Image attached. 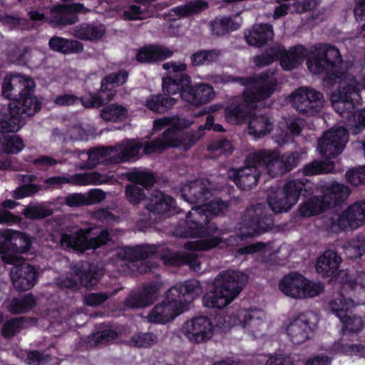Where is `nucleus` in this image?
<instances>
[{"instance_id":"a878e982","label":"nucleus","mask_w":365,"mask_h":365,"mask_svg":"<svg viewBox=\"0 0 365 365\" xmlns=\"http://www.w3.org/2000/svg\"><path fill=\"white\" fill-rule=\"evenodd\" d=\"M14 265L11 270V279L14 287L21 291L33 287L37 280L36 269L23 260Z\"/></svg>"},{"instance_id":"393cba45","label":"nucleus","mask_w":365,"mask_h":365,"mask_svg":"<svg viewBox=\"0 0 365 365\" xmlns=\"http://www.w3.org/2000/svg\"><path fill=\"white\" fill-rule=\"evenodd\" d=\"M259 176V168L255 160H250V155L246 160V165L240 170L231 169L228 177L242 190H249L256 185Z\"/></svg>"},{"instance_id":"1a4fd4ad","label":"nucleus","mask_w":365,"mask_h":365,"mask_svg":"<svg viewBox=\"0 0 365 365\" xmlns=\"http://www.w3.org/2000/svg\"><path fill=\"white\" fill-rule=\"evenodd\" d=\"M93 9L83 4H58L43 11H31L30 18L34 21H48L55 26L73 24L78 21L76 14H87Z\"/></svg>"},{"instance_id":"72a5a7b5","label":"nucleus","mask_w":365,"mask_h":365,"mask_svg":"<svg viewBox=\"0 0 365 365\" xmlns=\"http://www.w3.org/2000/svg\"><path fill=\"white\" fill-rule=\"evenodd\" d=\"M106 34L103 24L97 22L83 23L72 30L71 34L81 40L95 41L101 38Z\"/></svg>"},{"instance_id":"603ef678","label":"nucleus","mask_w":365,"mask_h":365,"mask_svg":"<svg viewBox=\"0 0 365 365\" xmlns=\"http://www.w3.org/2000/svg\"><path fill=\"white\" fill-rule=\"evenodd\" d=\"M207 7L206 1H187L185 4L173 9L178 16H186L197 14Z\"/></svg>"},{"instance_id":"6e6552de","label":"nucleus","mask_w":365,"mask_h":365,"mask_svg":"<svg viewBox=\"0 0 365 365\" xmlns=\"http://www.w3.org/2000/svg\"><path fill=\"white\" fill-rule=\"evenodd\" d=\"M31 245V238L24 232L9 229L0 230V254L6 264H15L22 261L19 255L28 252Z\"/></svg>"},{"instance_id":"58836bf2","label":"nucleus","mask_w":365,"mask_h":365,"mask_svg":"<svg viewBox=\"0 0 365 365\" xmlns=\"http://www.w3.org/2000/svg\"><path fill=\"white\" fill-rule=\"evenodd\" d=\"M304 122L299 118H289L286 120L285 123H282L277 130L275 135V141L279 144H283L287 142L291 136L299 134Z\"/></svg>"},{"instance_id":"4be33fe9","label":"nucleus","mask_w":365,"mask_h":365,"mask_svg":"<svg viewBox=\"0 0 365 365\" xmlns=\"http://www.w3.org/2000/svg\"><path fill=\"white\" fill-rule=\"evenodd\" d=\"M215 97L212 88L205 83L192 84L190 76L182 80L181 98L192 106H197L210 101Z\"/></svg>"},{"instance_id":"e2e57ef3","label":"nucleus","mask_w":365,"mask_h":365,"mask_svg":"<svg viewBox=\"0 0 365 365\" xmlns=\"http://www.w3.org/2000/svg\"><path fill=\"white\" fill-rule=\"evenodd\" d=\"M16 78L19 82L17 84L19 88V98L31 94V92L35 88L34 80L27 76L21 74H16Z\"/></svg>"},{"instance_id":"b1692460","label":"nucleus","mask_w":365,"mask_h":365,"mask_svg":"<svg viewBox=\"0 0 365 365\" xmlns=\"http://www.w3.org/2000/svg\"><path fill=\"white\" fill-rule=\"evenodd\" d=\"M318 321V316L314 312H307L299 315L287 327V332L293 343L299 344L309 337L312 327Z\"/></svg>"},{"instance_id":"13d9d810","label":"nucleus","mask_w":365,"mask_h":365,"mask_svg":"<svg viewBox=\"0 0 365 365\" xmlns=\"http://www.w3.org/2000/svg\"><path fill=\"white\" fill-rule=\"evenodd\" d=\"M187 75H181L178 79H173L170 76L163 78V90L165 95H175L180 91L182 93V80Z\"/></svg>"},{"instance_id":"052dcab7","label":"nucleus","mask_w":365,"mask_h":365,"mask_svg":"<svg viewBox=\"0 0 365 365\" xmlns=\"http://www.w3.org/2000/svg\"><path fill=\"white\" fill-rule=\"evenodd\" d=\"M157 342L158 338L156 336L150 333L136 334L130 339V344L138 347H149Z\"/></svg>"},{"instance_id":"dca6fc26","label":"nucleus","mask_w":365,"mask_h":365,"mask_svg":"<svg viewBox=\"0 0 365 365\" xmlns=\"http://www.w3.org/2000/svg\"><path fill=\"white\" fill-rule=\"evenodd\" d=\"M91 231V229H78L74 232L73 235L63 234L61 238V245L63 247L71 248L73 250L81 252L90 249H96L100 246L107 243L110 240V235L106 230L96 237L88 239L87 235Z\"/></svg>"},{"instance_id":"5fc2aeb1","label":"nucleus","mask_w":365,"mask_h":365,"mask_svg":"<svg viewBox=\"0 0 365 365\" xmlns=\"http://www.w3.org/2000/svg\"><path fill=\"white\" fill-rule=\"evenodd\" d=\"M333 169L334 165L331 161L315 160L304 167V173L306 175H319L331 172Z\"/></svg>"},{"instance_id":"a211bd4d","label":"nucleus","mask_w":365,"mask_h":365,"mask_svg":"<svg viewBox=\"0 0 365 365\" xmlns=\"http://www.w3.org/2000/svg\"><path fill=\"white\" fill-rule=\"evenodd\" d=\"M348 140L347 130L343 127L325 132L319 139L317 150L322 157L331 159L339 155Z\"/></svg>"},{"instance_id":"3c124183","label":"nucleus","mask_w":365,"mask_h":365,"mask_svg":"<svg viewBox=\"0 0 365 365\" xmlns=\"http://www.w3.org/2000/svg\"><path fill=\"white\" fill-rule=\"evenodd\" d=\"M19 83L16 74L6 75L2 84L3 95L9 99L17 101L19 99V88L17 85Z\"/></svg>"},{"instance_id":"aec40b11","label":"nucleus","mask_w":365,"mask_h":365,"mask_svg":"<svg viewBox=\"0 0 365 365\" xmlns=\"http://www.w3.org/2000/svg\"><path fill=\"white\" fill-rule=\"evenodd\" d=\"M245 1H227L226 7L235 16H219L210 23L212 34L215 36H223L240 29L242 19L238 16L245 9Z\"/></svg>"},{"instance_id":"473e14b6","label":"nucleus","mask_w":365,"mask_h":365,"mask_svg":"<svg viewBox=\"0 0 365 365\" xmlns=\"http://www.w3.org/2000/svg\"><path fill=\"white\" fill-rule=\"evenodd\" d=\"M322 195L327 207L344 201L350 194L348 187L336 182H327L322 185Z\"/></svg>"},{"instance_id":"37998d69","label":"nucleus","mask_w":365,"mask_h":365,"mask_svg":"<svg viewBox=\"0 0 365 365\" xmlns=\"http://www.w3.org/2000/svg\"><path fill=\"white\" fill-rule=\"evenodd\" d=\"M49 46L52 50L63 53H78L83 49V46L81 42L58 36L52 37L50 39Z\"/></svg>"},{"instance_id":"de8ad7c7","label":"nucleus","mask_w":365,"mask_h":365,"mask_svg":"<svg viewBox=\"0 0 365 365\" xmlns=\"http://www.w3.org/2000/svg\"><path fill=\"white\" fill-rule=\"evenodd\" d=\"M33 322V319H29L27 317H19L10 319L4 324L1 329V334L4 337H11L23 329L26 328L29 324Z\"/></svg>"},{"instance_id":"f704fd0d","label":"nucleus","mask_w":365,"mask_h":365,"mask_svg":"<svg viewBox=\"0 0 365 365\" xmlns=\"http://www.w3.org/2000/svg\"><path fill=\"white\" fill-rule=\"evenodd\" d=\"M146 209L150 215H164L175 210V201L170 196L155 191L146 204Z\"/></svg>"},{"instance_id":"39448f33","label":"nucleus","mask_w":365,"mask_h":365,"mask_svg":"<svg viewBox=\"0 0 365 365\" xmlns=\"http://www.w3.org/2000/svg\"><path fill=\"white\" fill-rule=\"evenodd\" d=\"M143 146L138 140H124L114 147H101L88 153L78 152L74 155L79 158L77 167L80 169L93 168L101 163H119L138 155Z\"/></svg>"},{"instance_id":"0e129e2a","label":"nucleus","mask_w":365,"mask_h":365,"mask_svg":"<svg viewBox=\"0 0 365 365\" xmlns=\"http://www.w3.org/2000/svg\"><path fill=\"white\" fill-rule=\"evenodd\" d=\"M346 180L354 186L365 183V166L350 170L346 173Z\"/></svg>"},{"instance_id":"c9c22d12","label":"nucleus","mask_w":365,"mask_h":365,"mask_svg":"<svg viewBox=\"0 0 365 365\" xmlns=\"http://www.w3.org/2000/svg\"><path fill=\"white\" fill-rule=\"evenodd\" d=\"M173 55V52L160 45H147L140 48L136 54V59L141 63L163 60Z\"/></svg>"},{"instance_id":"680f3d73","label":"nucleus","mask_w":365,"mask_h":365,"mask_svg":"<svg viewBox=\"0 0 365 365\" xmlns=\"http://www.w3.org/2000/svg\"><path fill=\"white\" fill-rule=\"evenodd\" d=\"M343 324V333L345 336L349 333H356L359 331L363 327V322L361 319L356 317H351L347 313L344 317Z\"/></svg>"},{"instance_id":"5701e85b","label":"nucleus","mask_w":365,"mask_h":365,"mask_svg":"<svg viewBox=\"0 0 365 365\" xmlns=\"http://www.w3.org/2000/svg\"><path fill=\"white\" fill-rule=\"evenodd\" d=\"M110 178L107 175H102L97 172L76 174L69 176H54L45 180L46 188L59 187L63 184L85 186L88 185H101L108 183Z\"/></svg>"},{"instance_id":"9b49d317","label":"nucleus","mask_w":365,"mask_h":365,"mask_svg":"<svg viewBox=\"0 0 365 365\" xmlns=\"http://www.w3.org/2000/svg\"><path fill=\"white\" fill-rule=\"evenodd\" d=\"M365 224V201L355 202L344 211L333 214L326 226L333 232L356 229Z\"/></svg>"},{"instance_id":"79ce46f5","label":"nucleus","mask_w":365,"mask_h":365,"mask_svg":"<svg viewBox=\"0 0 365 365\" xmlns=\"http://www.w3.org/2000/svg\"><path fill=\"white\" fill-rule=\"evenodd\" d=\"M80 101L85 107L100 106L103 103L102 98L94 94L90 95L88 99H80L72 94H63L57 96L54 100V103L58 106H70Z\"/></svg>"},{"instance_id":"864d4df0","label":"nucleus","mask_w":365,"mask_h":365,"mask_svg":"<svg viewBox=\"0 0 365 365\" xmlns=\"http://www.w3.org/2000/svg\"><path fill=\"white\" fill-rule=\"evenodd\" d=\"M148 1H136V4L131 5L125 8L123 11L125 19L137 20L143 19L147 16L146 3Z\"/></svg>"},{"instance_id":"c03bdc74","label":"nucleus","mask_w":365,"mask_h":365,"mask_svg":"<svg viewBox=\"0 0 365 365\" xmlns=\"http://www.w3.org/2000/svg\"><path fill=\"white\" fill-rule=\"evenodd\" d=\"M36 305V300L31 294L14 298L8 302L6 307L13 314L29 312Z\"/></svg>"},{"instance_id":"6e6d98bb","label":"nucleus","mask_w":365,"mask_h":365,"mask_svg":"<svg viewBox=\"0 0 365 365\" xmlns=\"http://www.w3.org/2000/svg\"><path fill=\"white\" fill-rule=\"evenodd\" d=\"M128 178L131 182H137L145 187L153 185L154 176L152 173L146 170H135L128 174Z\"/></svg>"},{"instance_id":"c85d7f7f","label":"nucleus","mask_w":365,"mask_h":365,"mask_svg":"<svg viewBox=\"0 0 365 365\" xmlns=\"http://www.w3.org/2000/svg\"><path fill=\"white\" fill-rule=\"evenodd\" d=\"M83 264H81L71 267L70 271L66 272L65 276H61L56 279V284L61 287L71 288L76 284V279H78L83 286L92 287L97 279L90 273L83 272Z\"/></svg>"},{"instance_id":"7ed1b4c3","label":"nucleus","mask_w":365,"mask_h":365,"mask_svg":"<svg viewBox=\"0 0 365 365\" xmlns=\"http://www.w3.org/2000/svg\"><path fill=\"white\" fill-rule=\"evenodd\" d=\"M213 122V117L208 115L205 125L200 126L198 131L191 133H183L182 130L191 125L192 121L177 116H169L157 119L153 123V130L157 132L165 128L166 130L160 138L145 143L143 151L146 154H151L162 152L168 148H178L185 150H187L201 138L202 136L201 132L204 129H212L217 132L224 130L221 125L214 124Z\"/></svg>"},{"instance_id":"f8f14e48","label":"nucleus","mask_w":365,"mask_h":365,"mask_svg":"<svg viewBox=\"0 0 365 365\" xmlns=\"http://www.w3.org/2000/svg\"><path fill=\"white\" fill-rule=\"evenodd\" d=\"M212 319L205 316H198L186 320L180 328V333L188 341L200 344L210 341L217 329Z\"/></svg>"},{"instance_id":"2eb2a0df","label":"nucleus","mask_w":365,"mask_h":365,"mask_svg":"<svg viewBox=\"0 0 365 365\" xmlns=\"http://www.w3.org/2000/svg\"><path fill=\"white\" fill-rule=\"evenodd\" d=\"M24 125V120L21 117H9L0 113V153L7 154H16L24 148L22 139L17 135L9 134L18 131Z\"/></svg>"},{"instance_id":"6ab92c4d","label":"nucleus","mask_w":365,"mask_h":365,"mask_svg":"<svg viewBox=\"0 0 365 365\" xmlns=\"http://www.w3.org/2000/svg\"><path fill=\"white\" fill-rule=\"evenodd\" d=\"M348 140L347 130L343 127L325 132L319 139L317 150L322 157L331 159L339 155Z\"/></svg>"},{"instance_id":"09e8293b","label":"nucleus","mask_w":365,"mask_h":365,"mask_svg":"<svg viewBox=\"0 0 365 365\" xmlns=\"http://www.w3.org/2000/svg\"><path fill=\"white\" fill-rule=\"evenodd\" d=\"M163 260L167 264H188L194 270H198L200 268V261L195 253H178L170 258L163 257Z\"/></svg>"},{"instance_id":"4c0bfd02","label":"nucleus","mask_w":365,"mask_h":365,"mask_svg":"<svg viewBox=\"0 0 365 365\" xmlns=\"http://www.w3.org/2000/svg\"><path fill=\"white\" fill-rule=\"evenodd\" d=\"M155 250L153 245L124 247L117 250L116 255L123 261L135 262L153 255Z\"/></svg>"},{"instance_id":"ea45409f","label":"nucleus","mask_w":365,"mask_h":365,"mask_svg":"<svg viewBox=\"0 0 365 365\" xmlns=\"http://www.w3.org/2000/svg\"><path fill=\"white\" fill-rule=\"evenodd\" d=\"M327 208L322 196L312 197L300 203L298 212L302 217H310L321 214Z\"/></svg>"},{"instance_id":"4468645a","label":"nucleus","mask_w":365,"mask_h":365,"mask_svg":"<svg viewBox=\"0 0 365 365\" xmlns=\"http://www.w3.org/2000/svg\"><path fill=\"white\" fill-rule=\"evenodd\" d=\"M305 183L301 180L289 181L283 188L274 192L268 198V204L275 213L287 212L298 202Z\"/></svg>"},{"instance_id":"a18cd8bd","label":"nucleus","mask_w":365,"mask_h":365,"mask_svg":"<svg viewBox=\"0 0 365 365\" xmlns=\"http://www.w3.org/2000/svg\"><path fill=\"white\" fill-rule=\"evenodd\" d=\"M128 115L125 107L115 103L106 106L101 111V118L106 121H123L127 119Z\"/></svg>"},{"instance_id":"0eeeda50","label":"nucleus","mask_w":365,"mask_h":365,"mask_svg":"<svg viewBox=\"0 0 365 365\" xmlns=\"http://www.w3.org/2000/svg\"><path fill=\"white\" fill-rule=\"evenodd\" d=\"M278 287L284 295L294 299L314 297L324 290L322 283L309 280L295 272L284 275L279 280Z\"/></svg>"},{"instance_id":"412c9836","label":"nucleus","mask_w":365,"mask_h":365,"mask_svg":"<svg viewBox=\"0 0 365 365\" xmlns=\"http://www.w3.org/2000/svg\"><path fill=\"white\" fill-rule=\"evenodd\" d=\"M291 157H282L276 151L263 150L250 155V160H255L258 168L264 167L269 175L275 177L289 170Z\"/></svg>"},{"instance_id":"cd10ccee","label":"nucleus","mask_w":365,"mask_h":365,"mask_svg":"<svg viewBox=\"0 0 365 365\" xmlns=\"http://www.w3.org/2000/svg\"><path fill=\"white\" fill-rule=\"evenodd\" d=\"M41 103L31 93L19 98L9 104V119L21 117L24 121L26 116L34 115L41 107Z\"/></svg>"},{"instance_id":"423d86ee","label":"nucleus","mask_w":365,"mask_h":365,"mask_svg":"<svg viewBox=\"0 0 365 365\" xmlns=\"http://www.w3.org/2000/svg\"><path fill=\"white\" fill-rule=\"evenodd\" d=\"M248 275L241 271L227 270L214 279L212 289L203 297L204 306L222 309L230 304L248 282Z\"/></svg>"},{"instance_id":"8fccbe9b","label":"nucleus","mask_w":365,"mask_h":365,"mask_svg":"<svg viewBox=\"0 0 365 365\" xmlns=\"http://www.w3.org/2000/svg\"><path fill=\"white\" fill-rule=\"evenodd\" d=\"M221 56L222 53L219 50H201L194 53L190 59L194 66H202L216 62Z\"/></svg>"},{"instance_id":"2f4dec72","label":"nucleus","mask_w":365,"mask_h":365,"mask_svg":"<svg viewBox=\"0 0 365 365\" xmlns=\"http://www.w3.org/2000/svg\"><path fill=\"white\" fill-rule=\"evenodd\" d=\"M342 289L338 292L334 293L328 302V307L341 322H344V317L357 304V299H353L351 296L346 297Z\"/></svg>"},{"instance_id":"bb28decb","label":"nucleus","mask_w":365,"mask_h":365,"mask_svg":"<svg viewBox=\"0 0 365 365\" xmlns=\"http://www.w3.org/2000/svg\"><path fill=\"white\" fill-rule=\"evenodd\" d=\"M337 280L343 284L344 289L349 288L352 291L358 304H365V272H357L350 276L346 271L340 270Z\"/></svg>"},{"instance_id":"338daca9","label":"nucleus","mask_w":365,"mask_h":365,"mask_svg":"<svg viewBox=\"0 0 365 365\" xmlns=\"http://www.w3.org/2000/svg\"><path fill=\"white\" fill-rule=\"evenodd\" d=\"M24 215L29 218H41L51 215L48 209L43 205L29 206L24 210Z\"/></svg>"},{"instance_id":"774afa93","label":"nucleus","mask_w":365,"mask_h":365,"mask_svg":"<svg viewBox=\"0 0 365 365\" xmlns=\"http://www.w3.org/2000/svg\"><path fill=\"white\" fill-rule=\"evenodd\" d=\"M86 137L87 132L80 124H76L70 126L68 128L65 136L66 138L73 140H84Z\"/></svg>"},{"instance_id":"ddd939ff","label":"nucleus","mask_w":365,"mask_h":365,"mask_svg":"<svg viewBox=\"0 0 365 365\" xmlns=\"http://www.w3.org/2000/svg\"><path fill=\"white\" fill-rule=\"evenodd\" d=\"M306 56L307 51L303 46L286 51L283 46H277L265 54L255 57V63L258 66H264L279 58L283 69L289 71L300 64Z\"/></svg>"},{"instance_id":"a19ab883","label":"nucleus","mask_w":365,"mask_h":365,"mask_svg":"<svg viewBox=\"0 0 365 365\" xmlns=\"http://www.w3.org/2000/svg\"><path fill=\"white\" fill-rule=\"evenodd\" d=\"M128 74L122 71L117 73H111L103 78L101 82V93L106 96V100H111L114 95V88L123 85L127 81Z\"/></svg>"},{"instance_id":"f3484780","label":"nucleus","mask_w":365,"mask_h":365,"mask_svg":"<svg viewBox=\"0 0 365 365\" xmlns=\"http://www.w3.org/2000/svg\"><path fill=\"white\" fill-rule=\"evenodd\" d=\"M289 99L298 111L311 115L320 112L324 106L323 95L309 87L297 89L291 93Z\"/></svg>"},{"instance_id":"20e7f679","label":"nucleus","mask_w":365,"mask_h":365,"mask_svg":"<svg viewBox=\"0 0 365 365\" xmlns=\"http://www.w3.org/2000/svg\"><path fill=\"white\" fill-rule=\"evenodd\" d=\"M202 293L197 281H189L170 288L163 302L156 305L148 314L150 323L166 324L187 309V305Z\"/></svg>"},{"instance_id":"69168bd1","label":"nucleus","mask_w":365,"mask_h":365,"mask_svg":"<svg viewBox=\"0 0 365 365\" xmlns=\"http://www.w3.org/2000/svg\"><path fill=\"white\" fill-rule=\"evenodd\" d=\"M125 195L128 202L133 205L138 204L144 197L143 190L133 185L126 187Z\"/></svg>"},{"instance_id":"f257e3e1","label":"nucleus","mask_w":365,"mask_h":365,"mask_svg":"<svg viewBox=\"0 0 365 365\" xmlns=\"http://www.w3.org/2000/svg\"><path fill=\"white\" fill-rule=\"evenodd\" d=\"M213 188L207 179L200 178L185 183L181 188V195L185 201L195 205L186 216L184 227H178L175 235L180 237L197 240L187 242V250H208L223 247L225 245L237 246L244 237L259 235L270 228L272 220L264 214V206L258 204L249 208L245 213V222L240 229L237 237L231 236L227 242L215 235H222L210 219L223 212L227 207L226 202L212 198Z\"/></svg>"},{"instance_id":"c756f323","label":"nucleus","mask_w":365,"mask_h":365,"mask_svg":"<svg viewBox=\"0 0 365 365\" xmlns=\"http://www.w3.org/2000/svg\"><path fill=\"white\" fill-rule=\"evenodd\" d=\"M341 262V257L333 250H327L319 256L316 263V271L323 277H334L337 280L336 272Z\"/></svg>"},{"instance_id":"7c9ffc66","label":"nucleus","mask_w":365,"mask_h":365,"mask_svg":"<svg viewBox=\"0 0 365 365\" xmlns=\"http://www.w3.org/2000/svg\"><path fill=\"white\" fill-rule=\"evenodd\" d=\"M157 290L155 284H150L140 290L132 292L125 299V306L130 308L149 306L156 299Z\"/></svg>"},{"instance_id":"bf43d9fd","label":"nucleus","mask_w":365,"mask_h":365,"mask_svg":"<svg viewBox=\"0 0 365 365\" xmlns=\"http://www.w3.org/2000/svg\"><path fill=\"white\" fill-rule=\"evenodd\" d=\"M334 349L338 353L351 356H365V347L361 345H353L344 343V340L334 344Z\"/></svg>"},{"instance_id":"4d7b16f0","label":"nucleus","mask_w":365,"mask_h":365,"mask_svg":"<svg viewBox=\"0 0 365 365\" xmlns=\"http://www.w3.org/2000/svg\"><path fill=\"white\" fill-rule=\"evenodd\" d=\"M346 255L350 258L361 257L365 252V238L357 237L353 239L345 247Z\"/></svg>"},{"instance_id":"49530a36","label":"nucleus","mask_w":365,"mask_h":365,"mask_svg":"<svg viewBox=\"0 0 365 365\" xmlns=\"http://www.w3.org/2000/svg\"><path fill=\"white\" fill-rule=\"evenodd\" d=\"M176 102V99L173 97H164L161 95H156L148 98L145 106L154 112L163 113L171 108Z\"/></svg>"},{"instance_id":"e433bc0d","label":"nucleus","mask_w":365,"mask_h":365,"mask_svg":"<svg viewBox=\"0 0 365 365\" xmlns=\"http://www.w3.org/2000/svg\"><path fill=\"white\" fill-rule=\"evenodd\" d=\"M274 36L272 26L268 24H255L251 31L245 34L247 42L254 46L260 47L271 41Z\"/></svg>"},{"instance_id":"f03ea898","label":"nucleus","mask_w":365,"mask_h":365,"mask_svg":"<svg viewBox=\"0 0 365 365\" xmlns=\"http://www.w3.org/2000/svg\"><path fill=\"white\" fill-rule=\"evenodd\" d=\"M241 83L246 86L243 96L227 107L226 120L230 123L238 124L249 118L248 133L260 138L270 132L272 124L267 116L257 113L252 115V110L272 95L276 81L272 76H266L257 79H242Z\"/></svg>"},{"instance_id":"9d476101","label":"nucleus","mask_w":365,"mask_h":365,"mask_svg":"<svg viewBox=\"0 0 365 365\" xmlns=\"http://www.w3.org/2000/svg\"><path fill=\"white\" fill-rule=\"evenodd\" d=\"M230 327H240L244 333L258 337L267 328L266 315L259 309H240L233 312L227 321Z\"/></svg>"}]
</instances>
